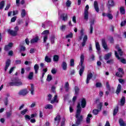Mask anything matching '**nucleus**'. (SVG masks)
I'll return each mask as SVG.
<instances>
[{"label":"nucleus","mask_w":126,"mask_h":126,"mask_svg":"<svg viewBox=\"0 0 126 126\" xmlns=\"http://www.w3.org/2000/svg\"><path fill=\"white\" fill-rule=\"evenodd\" d=\"M81 113V105H80V103H78L77 106V112L76 114V118L77 119V121L76 122V125H73L72 126H77L78 125L80 124V122L82 121L83 116L82 115H80V113Z\"/></svg>","instance_id":"1"},{"label":"nucleus","mask_w":126,"mask_h":126,"mask_svg":"<svg viewBox=\"0 0 126 126\" xmlns=\"http://www.w3.org/2000/svg\"><path fill=\"white\" fill-rule=\"evenodd\" d=\"M80 61L79 65L81 66V68L79 70V74L80 76H82L84 71V68H85V66H84V55L82 54L80 56Z\"/></svg>","instance_id":"2"},{"label":"nucleus","mask_w":126,"mask_h":126,"mask_svg":"<svg viewBox=\"0 0 126 126\" xmlns=\"http://www.w3.org/2000/svg\"><path fill=\"white\" fill-rule=\"evenodd\" d=\"M11 80L12 82L9 83L11 86H20L22 85V82L17 77L13 78Z\"/></svg>","instance_id":"3"},{"label":"nucleus","mask_w":126,"mask_h":126,"mask_svg":"<svg viewBox=\"0 0 126 126\" xmlns=\"http://www.w3.org/2000/svg\"><path fill=\"white\" fill-rule=\"evenodd\" d=\"M89 9V5H87L85 8L84 13V19L86 20V21H88V19L89 18V12H88Z\"/></svg>","instance_id":"4"},{"label":"nucleus","mask_w":126,"mask_h":126,"mask_svg":"<svg viewBox=\"0 0 126 126\" xmlns=\"http://www.w3.org/2000/svg\"><path fill=\"white\" fill-rule=\"evenodd\" d=\"M118 72H117L116 73V76H118V77H123V76L124 75V69L122 68H119L118 69Z\"/></svg>","instance_id":"5"},{"label":"nucleus","mask_w":126,"mask_h":126,"mask_svg":"<svg viewBox=\"0 0 126 126\" xmlns=\"http://www.w3.org/2000/svg\"><path fill=\"white\" fill-rule=\"evenodd\" d=\"M18 94L22 96H25V95H27V94H28V91H27V89H23L20 91Z\"/></svg>","instance_id":"6"},{"label":"nucleus","mask_w":126,"mask_h":126,"mask_svg":"<svg viewBox=\"0 0 126 126\" xmlns=\"http://www.w3.org/2000/svg\"><path fill=\"white\" fill-rule=\"evenodd\" d=\"M115 55L118 60H120V62L122 63H126V60L125 59H121L119 55L118 54V52L117 51H115Z\"/></svg>","instance_id":"7"},{"label":"nucleus","mask_w":126,"mask_h":126,"mask_svg":"<svg viewBox=\"0 0 126 126\" xmlns=\"http://www.w3.org/2000/svg\"><path fill=\"white\" fill-rule=\"evenodd\" d=\"M12 46H13V43L12 42L9 43L8 45L5 46L4 50L6 51H9V50L11 49Z\"/></svg>","instance_id":"8"},{"label":"nucleus","mask_w":126,"mask_h":126,"mask_svg":"<svg viewBox=\"0 0 126 126\" xmlns=\"http://www.w3.org/2000/svg\"><path fill=\"white\" fill-rule=\"evenodd\" d=\"M93 77V74L92 73H89L87 74L86 83L88 84L89 83V81H90V79Z\"/></svg>","instance_id":"9"},{"label":"nucleus","mask_w":126,"mask_h":126,"mask_svg":"<svg viewBox=\"0 0 126 126\" xmlns=\"http://www.w3.org/2000/svg\"><path fill=\"white\" fill-rule=\"evenodd\" d=\"M51 104H54V103H59V100H58V95L55 94L52 100L50 101Z\"/></svg>","instance_id":"10"},{"label":"nucleus","mask_w":126,"mask_h":126,"mask_svg":"<svg viewBox=\"0 0 126 126\" xmlns=\"http://www.w3.org/2000/svg\"><path fill=\"white\" fill-rule=\"evenodd\" d=\"M55 124L59 125L60 122H61V116L60 115H57V117L54 119Z\"/></svg>","instance_id":"11"},{"label":"nucleus","mask_w":126,"mask_h":126,"mask_svg":"<svg viewBox=\"0 0 126 126\" xmlns=\"http://www.w3.org/2000/svg\"><path fill=\"white\" fill-rule=\"evenodd\" d=\"M60 18H62L63 21H66L67 20V14H62L60 16Z\"/></svg>","instance_id":"12"},{"label":"nucleus","mask_w":126,"mask_h":126,"mask_svg":"<svg viewBox=\"0 0 126 126\" xmlns=\"http://www.w3.org/2000/svg\"><path fill=\"white\" fill-rule=\"evenodd\" d=\"M9 65H10V60L8 59L6 62V65L4 68L5 71H6V70H7V68L9 67Z\"/></svg>","instance_id":"13"},{"label":"nucleus","mask_w":126,"mask_h":126,"mask_svg":"<svg viewBox=\"0 0 126 126\" xmlns=\"http://www.w3.org/2000/svg\"><path fill=\"white\" fill-rule=\"evenodd\" d=\"M102 44L104 50H108V45H107V43H106L105 39L102 40Z\"/></svg>","instance_id":"14"},{"label":"nucleus","mask_w":126,"mask_h":126,"mask_svg":"<svg viewBox=\"0 0 126 126\" xmlns=\"http://www.w3.org/2000/svg\"><path fill=\"white\" fill-rule=\"evenodd\" d=\"M31 92V94L32 95H34V91H35V88L34 87V85L33 84H31V88L30 89Z\"/></svg>","instance_id":"15"},{"label":"nucleus","mask_w":126,"mask_h":126,"mask_svg":"<svg viewBox=\"0 0 126 126\" xmlns=\"http://www.w3.org/2000/svg\"><path fill=\"white\" fill-rule=\"evenodd\" d=\"M38 41H39V37L36 36L31 40V44H34V43H37Z\"/></svg>","instance_id":"16"},{"label":"nucleus","mask_w":126,"mask_h":126,"mask_svg":"<svg viewBox=\"0 0 126 126\" xmlns=\"http://www.w3.org/2000/svg\"><path fill=\"white\" fill-rule=\"evenodd\" d=\"M8 33H9V34H10V35H12V36H16V35L17 34V32H16L11 30H8Z\"/></svg>","instance_id":"17"},{"label":"nucleus","mask_w":126,"mask_h":126,"mask_svg":"<svg viewBox=\"0 0 126 126\" xmlns=\"http://www.w3.org/2000/svg\"><path fill=\"white\" fill-rule=\"evenodd\" d=\"M81 105L82 108H84L86 106V100H85V98L82 99L81 101Z\"/></svg>","instance_id":"18"},{"label":"nucleus","mask_w":126,"mask_h":126,"mask_svg":"<svg viewBox=\"0 0 126 126\" xmlns=\"http://www.w3.org/2000/svg\"><path fill=\"white\" fill-rule=\"evenodd\" d=\"M111 57H112V53L110 52L106 54L104 57V59L105 60V61H108V60H109Z\"/></svg>","instance_id":"19"},{"label":"nucleus","mask_w":126,"mask_h":126,"mask_svg":"<svg viewBox=\"0 0 126 126\" xmlns=\"http://www.w3.org/2000/svg\"><path fill=\"white\" fill-rule=\"evenodd\" d=\"M121 90H122V85H121L120 84H119L118 85V87L116 91V94H117V95H119Z\"/></svg>","instance_id":"20"},{"label":"nucleus","mask_w":126,"mask_h":126,"mask_svg":"<svg viewBox=\"0 0 126 126\" xmlns=\"http://www.w3.org/2000/svg\"><path fill=\"white\" fill-rule=\"evenodd\" d=\"M61 66L63 70H66V68L67 67V64H66V63L65 62H63L62 63V64L61 65Z\"/></svg>","instance_id":"21"},{"label":"nucleus","mask_w":126,"mask_h":126,"mask_svg":"<svg viewBox=\"0 0 126 126\" xmlns=\"http://www.w3.org/2000/svg\"><path fill=\"white\" fill-rule=\"evenodd\" d=\"M94 7L96 12H99V7H98V2L96 1L94 2Z\"/></svg>","instance_id":"22"},{"label":"nucleus","mask_w":126,"mask_h":126,"mask_svg":"<svg viewBox=\"0 0 126 126\" xmlns=\"http://www.w3.org/2000/svg\"><path fill=\"white\" fill-rule=\"evenodd\" d=\"M93 116L92 115L89 114L87 117L86 118V123L87 124H89V123H90V121L91 120V118H92Z\"/></svg>","instance_id":"23"},{"label":"nucleus","mask_w":126,"mask_h":126,"mask_svg":"<svg viewBox=\"0 0 126 126\" xmlns=\"http://www.w3.org/2000/svg\"><path fill=\"white\" fill-rule=\"evenodd\" d=\"M87 36L86 35L84 36V38H83V41L82 43V47H84V46H85V44H86V41H87Z\"/></svg>","instance_id":"24"},{"label":"nucleus","mask_w":126,"mask_h":126,"mask_svg":"<svg viewBox=\"0 0 126 126\" xmlns=\"http://www.w3.org/2000/svg\"><path fill=\"white\" fill-rule=\"evenodd\" d=\"M115 48L118 50L120 56L122 57L123 56V51H122V49L119 48L118 45H116Z\"/></svg>","instance_id":"25"},{"label":"nucleus","mask_w":126,"mask_h":126,"mask_svg":"<svg viewBox=\"0 0 126 126\" xmlns=\"http://www.w3.org/2000/svg\"><path fill=\"white\" fill-rule=\"evenodd\" d=\"M121 106H124L126 103V97L125 96H122L121 99Z\"/></svg>","instance_id":"26"},{"label":"nucleus","mask_w":126,"mask_h":126,"mask_svg":"<svg viewBox=\"0 0 126 126\" xmlns=\"http://www.w3.org/2000/svg\"><path fill=\"white\" fill-rule=\"evenodd\" d=\"M95 47L98 54H100V44L99 43V42H95Z\"/></svg>","instance_id":"27"},{"label":"nucleus","mask_w":126,"mask_h":126,"mask_svg":"<svg viewBox=\"0 0 126 126\" xmlns=\"http://www.w3.org/2000/svg\"><path fill=\"white\" fill-rule=\"evenodd\" d=\"M45 109L48 110H52L53 109V105L52 104H46L44 107Z\"/></svg>","instance_id":"28"},{"label":"nucleus","mask_w":126,"mask_h":126,"mask_svg":"<svg viewBox=\"0 0 126 126\" xmlns=\"http://www.w3.org/2000/svg\"><path fill=\"white\" fill-rule=\"evenodd\" d=\"M33 76H34V73L31 72L29 74L28 78L30 79V80H32V79H33Z\"/></svg>","instance_id":"29"},{"label":"nucleus","mask_w":126,"mask_h":126,"mask_svg":"<svg viewBox=\"0 0 126 126\" xmlns=\"http://www.w3.org/2000/svg\"><path fill=\"white\" fill-rule=\"evenodd\" d=\"M80 36L79 37V40H82V38L84 35V30L82 29L80 31Z\"/></svg>","instance_id":"30"},{"label":"nucleus","mask_w":126,"mask_h":126,"mask_svg":"<svg viewBox=\"0 0 126 126\" xmlns=\"http://www.w3.org/2000/svg\"><path fill=\"white\" fill-rule=\"evenodd\" d=\"M34 69L35 73H38V70H39V65L37 64H36L34 66Z\"/></svg>","instance_id":"31"},{"label":"nucleus","mask_w":126,"mask_h":126,"mask_svg":"<svg viewBox=\"0 0 126 126\" xmlns=\"http://www.w3.org/2000/svg\"><path fill=\"white\" fill-rule=\"evenodd\" d=\"M119 122L120 126H126V123H125L123 119H120Z\"/></svg>","instance_id":"32"},{"label":"nucleus","mask_w":126,"mask_h":126,"mask_svg":"<svg viewBox=\"0 0 126 126\" xmlns=\"http://www.w3.org/2000/svg\"><path fill=\"white\" fill-rule=\"evenodd\" d=\"M108 4L109 6H115V2L113 0H109L108 1Z\"/></svg>","instance_id":"33"},{"label":"nucleus","mask_w":126,"mask_h":126,"mask_svg":"<svg viewBox=\"0 0 126 126\" xmlns=\"http://www.w3.org/2000/svg\"><path fill=\"white\" fill-rule=\"evenodd\" d=\"M21 15L22 18L25 17V16H26V11H25V9L22 10Z\"/></svg>","instance_id":"34"},{"label":"nucleus","mask_w":126,"mask_h":126,"mask_svg":"<svg viewBox=\"0 0 126 126\" xmlns=\"http://www.w3.org/2000/svg\"><path fill=\"white\" fill-rule=\"evenodd\" d=\"M100 112V110L96 109H94L93 110V113L94 114V115L95 116H96V115H98V114H99V112Z\"/></svg>","instance_id":"35"},{"label":"nucleus","mask_w":126,"mask_h":126,"mask_svg":"<svg viewBox=\"0 0 126 126\" xmlns=\"http://www.w3.org/2000/svg\"><path fill=\"white\" fill-rule=\"evenodd\" d=\"M120 13H121V14H125L126 13V9H125V7H120Z\"/></svg>","instance_id":"36"},{"label":"nucleus","mask_w":126,"mask_h":126,"mask_svg":"<svg viewBox=\"0 0 126 126\" xmlns=\"http://www.w3.org/2000/svg\"><path fill=\"white\" fill-rule=\"evenodd\" d=\"M64 87L66 91H68V90H69V84H68V82L65 83Z\"/></svg>","instance_id":"37"},{"label":"nucleus","mask_w":126,"mask_h":126,"mask_svg":"<svg viewBox=\"0 0 126 126\" xmlns=\"http://www.w3.org/2000/svg\"><path fill=\"white\" fill-rule=\"evenodd\" d=\"M49 33L50 32H49V31L45 30L42 33V35H44V36H48Z\"/></svg>","instance_id":"38"},{"label":"nucleus","mask_w":126,"mask_h":126,"mask_svg":"<svg viewBox=\"0 0 126 126\" xmlns=\"http://www.w3.org/2000/svg\"><path fill=\"white\" fill-rule=\"evenodd\" d=\"M119 111V107H116L113 111V116H116Z\"/></svg>","instance_id":"39"},{"label":"nucleus","mask_w":126,"mask_h":126,"mask_svg":"<svg viewBox=\"0 0 126 126\" xmlns=\"http://www.w3.org/2000/svg\"><path fill=\"white\" fill-rule=\"evenodd\" d=\"M28 112V109H25L21 111V115H22L23 116H24L26 113Z\"/></svg>","instance_id":"40"},{"label":"nucleus","mask_w":126,"mask_h":126,"mask_svg":"<svg viewBox=\"0 0 126 126\" xmlns=\"http://www.w3.org/2000/svg\"><path fill=\"white\" fill-rule=\"evenodd\" d=\"M45 61L46 62V63H51V59L48 56H45Z\"/></svg>","instance_id":"41"},{"label":"nucleus","mask_w":126,"mask_h":126,"mask_svg":"<svg viewBox=\"0 0 126 126\" xmlns=\"http://www.w3.org/2000/svg\"><path fill=\"white\" fill-rule=\"evenodd\" d=\"M55 35H51L50 37V40L51 41V44H54L55 43Z\"/></svg>","instance_id":"42"},{"label":"nucleus","mask_w":126,"mask_h":126,"mask_svg":"<svg viewBox=\"0 0 126 126\" xmlns=\"http://www.w3.org/2000/svg\"><path fill=\"white\" fill-rule=\"evenodd\" d=\"M75 95H78V93H79V88L77 87H75Z\"/></svg>","instance_id":"43"},{"label":"nucleus","mask_w":126,"mask_h":126,"mask_svg":"<svg viewBox=\"0 0 126 126\" xmlns=\"http://www.w3.org/2000/svg\"><path fill=\"white\" fill-rule=\"evenodd\" d=\"M65 28H66V26L64 25H62V26L60 27V30L62 31H64V30H65Z\"/></svg>","instance_id":"44"},{"label":"nucleus","mask_w":126,"mask_h":126,"mask_svg":"<svg viewBox=\"0 0 126 126\" xmlns=\"http://www.w3.org/2000/svg\"><path fill=\"white\" fill-rule=\"evenodd\" d=\"M53 61L54 62H58L59 61V56L55 55L53 58Z\"/></svg>","instance_id":"45"},{"label":"nucleus","mask_w":126,"mask_h":126,"mask_svg":"<svg viewBox=\"0 0 126 126\" xmlns=\"http://www.w3.org/2000/svg\"><path fill=\"white\" fill-rule=\"evenodd\" d=\"M4 104L5 106H7L8 105V98L6 97L4 100Z\"/></svg>","instance_id":"46"},{"label":"nucleus","mask_w":126,"mask_h":126,"mask_svg":"<svg viewBox=\"0 0 126 126\" xmlns=\"http://www.w3.org/2000/svg\"><path fill=\"white\" fill-rule=\"evenodd\" d=\"M3 6H4V1H2L0 3V9H2V8H3Z\"/></svg>","instance_id":"47"},{"label":"nucleus","mask_w":126,"mask_h":126,"mask_svg":"<svg viewBox=\"0 0 126 126\" xmlns=\"http://www.w3.org/2000/svg\"><path fill=\"white\" fill-rule=\"evenodd\" d=\"M52 75L50 74H48L47 75V80L50 82L51 81V80H52Z\"/></svg>","instance_id":"48"},{"label":"nucleus","mask_w":126,"mask_h":126,"mask_svg":"<svg viewBox=\"0 0 126 126\" xmlns=\"http://www.w3.org/2000/svg\"><path fill=\"white\" fill-rule=\"evenodd\" d=\"M106 16L109 19H113V15H112V14L108 13L106 14Z\"/></svg>","instance_id":"49"},{"label":"nucleus","mask_w":126,"mask_h":126,"mask_svg":"<svg viewBox=\"0 0 126 126\" xmlns=\"http://www.w3.org/2000/svg\"><path fill=\"white\" fill-rule=\"evenodd\" d=\"M72 37H73L72 32H71L69 34L66 35V39H68V38H72Z\"/></svg>","instance_id":"50"},{"label":"nucleus","mask_w":126,"mask_h":126,"mask_svg":"<svg viewBox=\"0 0 126 126\" xmlns=\"http://www.w3.org/2000/svg\"><path fill=\"white\" fill-rule=\"evenodd\" d=\"M71 4V1H70V0H68L66 2V6H68V7H69Z\"/></svg>","instance_id":"51"},{"label":"nucleus","mask_w":126,"mask_h":126,"mask_svg":"<svg viewBox=\"0 0 126 126\" xmlns=\"http://www.w3.org/2000/svg\"><path fill=\"white\" fill-rule=\"evenodd\" d=\"M106 85L107 90L110 91V90H111V87H110V84H109V82H107Z\"/></svg>","instance_id":"52"},{"label":"nucleus","mask_w":126,"mask_h":126,"mask_svg":"<svg viewBox=\"0 0 126 126\" xmlns=\"http://www.w3.org/2000/svg\"><path fill=\"white\" fill-rule=\"evenodd\" d=\"M70 63V66H74V60L71 59Z\"/></svg>","instance_id":"53"},{"label":"nucleus","mask_w":126,"mask_h":126,"mask_svg":"<svg viewBox=\"0 0 126 126\" xmlns=\"http://www.w3.org/2000/svg\"><path fill=\"white\" fill-rule=\"evenodd\" d=\"M6 115L7 118H10V117H11V115H12V112L11 111L7 112Z\"/></svg>","instance_id":"54"},{"label":"nucleus","mask_w":126,"mask_h":126,"mask_svg":"<svg viewBox=\"0 0 126 126\" xmlns=\"http://www.w3.org/2000/svg\"><path fill=\"white\" fill-rule=\"evenodd\" d=\"M47 40H48V36L44 35L43 36V43H46L47 42Z\"/></svg>","instance_id":"55"},{"label":"nucleus","mask_w":126,"mask_h":126,"mask_svg":"<svg viewBox=\"0 0 126 126\" xmlns=\"http://www.w3.org/2000/svg\"><path fill=\"white\" fill-rule=\"evenodd\" d=\"M102 109V103H99L97 106V110H98V111H101V110Z\"/></svg>","instance_id":"56"},{"label":"nucleus","mask_w":126,"mask_h":126,"mask_svg":"<svg viewBox=\"0 0 126 126\" xmlns=\"http://www.w3.org/2000/svg\"><path fill=\"white\" fill-rule=\"evenodd\" d=\"M95 86L97 88L102 87V84L101 83H96L95 84Z\"/></svg>","instance_id":"57"},{"label":"nucleus","mask_w":126,"mask_h":126,"mask_svg":"<svg viewBox=\"0 0 126 126\" xmlns=\"http://www.w3.org/2000/svg\"><path fill=\"white\" fill-rule=\"evenodd\" d=\"M47 71H48V69H47V68H45V69H43V71L44 72L42 73V78H43V77H44V75H45V73H46V72H47Z\"/></svg>","instance_id":"58"},{"label":"nucleus","mask_w":126,"mask_h":126,"mask_svg":"<svg viewBox=\"0 0 126 126\" xmlns=\"http://www.w3.org/2000/svg\"><path fill=\"white\" fill-rule=\"evenodd\" d=\"M51 73H52V74H56L57 73V69L53 68L51 70Z\"/></svg>","instance_id":"59"},{"label":"nucleus","mask_w":126,"mask_h":126,"mask_svg":"<svg viewBox=\"0 0 126 126\" xmlns=\"http://www.w3.org/2000/svg\"><path fill=\"white\" fill-rule=\"evenodd\" d=\"M17 17L16 16H15L11 19V22H15L16 21V19Z\"/></svg>","instance_id":"60"},{"label":"nucleus","mask_w":126,"mask_h":126,"mask_svg":"<svg viewBox=\"0 0 126 126\" xmlns=\"http://www.w3.org/2000/svg\"><path fill=\"white\" fill-rule=\"evenodd\" d=\"M25 120H26V121H27V120H30L31 119V118L30 117V116L28 115H26L25 116Z\"/></svg>","instance_id":"61"},{"label":"nucleus","mask_w":126,"mask_h":126,"mask_svg":"<svg viewBox=\"0 0 126 126\" xmlns=\"http://www.w3.org/2000/svg\"><path fill=\"white\" fill-rule=\"evenodd\" d=\"M52 97L53 96H52V94H48V101H52Z\"/></svg>","instance_id":"62"},{"label":"nucleus","mask_w":126,"mask_h":126,"mask_svg":"<svg viewBox=\"0 0 126 126\" xmlns=\"http://www.w3.org/2000/svg\"><path fill=\"white\" fill-rule=\"evenodd\" d=\"M119 81L121 84H125V80L123 79H119Z\"/></svg>","instance_id":"63"},{"label":"nucleus","mask_w":126,"mask_h":126,"mask_svg":"<svg viewBox=\"0 0 126 126\" xmlns=\"http://www.w3.org/2000/svg\"><path fill=\"white\" fill-rule=\"evenodd\" d=\"M9 7H10V4H7L6 7L5 8V10H8L9 9Z\"/></svg>","instance_id":"64"}]
</instances>
